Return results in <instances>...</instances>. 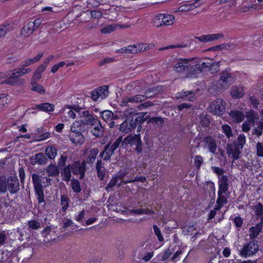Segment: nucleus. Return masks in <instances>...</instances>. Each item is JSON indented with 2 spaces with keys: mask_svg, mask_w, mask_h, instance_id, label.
Returning a JSON list of instances; mask_svg holds the SVG:
<instances>
[{
  "mask_svg": "<svg viewBox=\"0 0 263 263\" xmlns=\"http://www.w3.org/2000/svg\"><path fill=\"white\" fill-rule=\"evenodd\" d=\"M117 181H118L117 177L112 178L110 180L109 182L108 183L107 186H106V187H105L106 190L107 192H109L110 189L114 187V186H115L117 184Z\"/></svg>",
  "mask_w": 263,
  "mask_h": 263,
  "instance_id": "54",
  "label": "nucleus"
},
{
  "mask_svg": "<svg viewBox=\"0 0 263 263\" xmlns=\"http://www.w3.org/2000/svg\"><path fill=\"white\" fill-rule=\"evenodd\" d=\"M52 226L46 227L42 231L43 237H46L48 234L51 232Z\"/></svg>",
  "mask_w": 263,
  "mask_h": 263,
  "instance_id": "60",
  "label": "nucleus"
},
{
  "mask_svg": "<svg viewBox=\"0 0 263 263\" xmlns=\"http://www.w3.org/2000/svg\"><path fill=\"white\" fill-rule=\"evenodd\" d=\"M258 250V241L255 239H252L249 242L243 246L242 250L239 251V254L241 256L247 257L255 254Z\"/></svg>",
  "mask_w": 263,
  "mask_h": 263,
  "instance_id": "8",
  "label": "nucleus"
},
{
  "mask_svg": "<svg viewBox=\"0 0 263 263\" xmlns=\"http://www.w3.org/2000/svg\"><path fill=\"white\" fill-rule=\"evenodd\" d=\"M247 117L249 119L248 122H250L251 124L252 123L253 124H254L255 121L258 119V114L254 111L250 112L247 115Z\"/></svg>",
  "mask_w": 263,
  "mask_h": 263,
  "instance_id": "47",
  "label": "nucleus"
},
{
  "mask_svg": "<svg viewBox=\"0 0 263 263\" xmlns=\"http://www.w3.org/2000/svg\"><path fill=\"white\" fill-rule=\"evenodd\" d=\"M146 113L137 112L136 109L133 107L126 109L124 112V116L133 124L134 129L147 119V118L144 117Z\"/></svg>",
  "mask_w": 263,
  "mask_h": 263,
  "instance_id": "6",
  "label": "nucleus"
},
{
  "mask_svg": "<svg viewBox=\"0 0 263 263\" xmlns=\"http://www.w3.org/2000/svg\"><path fill=\"white\" fill-rule=\"evenodd\" d=\"M31 90L32 91L37 92L41 94H44L45 93V90L43 87L40 84H36L35 82H31Z\"/></svg>",
  "mask_w": 263,
  "mask_h": 263,
  "instance_id": "40",
  "label": "nucleus"
},
{
  "mask_svg": "<svg viewBox=\"0 0 263 263\" xmlns=\"http://www.w3.org/2000/svg\"><path fill=\"white\" fill-rule=\"evenodd\" d=\"M133 127V124L130 123L128 118H126V120L120 125L119 130L122 132L127 133L134 129Z\"/></svg>",
  "mask_w": 263,
  "mask_h": 263,
  "instance_id": "26",
  "label": "nucleus"
},
{
  "mask_svg": "<svg viewBox=\"0 0 263 263\" xmlns=\"http://www.w3.org/2000/svg\"><path fill=\"white\" fill-rule=\"evenodd\" d=\"M203 161V158L201 156L197 155L194 158V164L198 168L200 167Z\"/></svg>",
  "mask_w": 263,
  "mask_h": 263,
  "instance_id": "57",
  "label": "nucleus"
},
{
  "mask_svg": "<svg viewBox=\"0 0 263 263\" xmlns=\"http://www.w3.org/2000/svg\"><path fill=\"white\" fill-rule=\"evenodd\" d=\"M48 177H55L59 174V168L54 164H50L46 168Z\"/></svg>",
  "mask_w": 263,
  "mask_h": 263,
  "instance_id": "28",
  "label": "nucleus"
},
{
  "mask_svg": "<svg viewBox=\"0 0 263 263\" xmlns=\"http://www.w3.org/2000/svg\"><path fill=\"white\" fill-rule=\"evenodd\" d=\"M212 169L215 174L219 176H223L224 172L223 169L216 166H212Z\"/></svg>",
  "mask_w": 263,
  "mask_h": 263,
  "instance_id": "61",
  "label": "nucleus"
},
{
  "mask_svg": "<svg viewBox=\"0 0 263 263\" xmlns=\"http://www.w3.org/2000/svg\"><path fill=\"white\" fill-rule=\"evenodd\" d=\"M61 205H62V210L65 212L69 206V199L67 196L61 195Z\"/></svg>",
  "mask_w": 263,
  "mask_h": 263,
  "instance_id": "39",
  "label": "nucleus"
},
{
  "mask_svg": "<svg viewBox=\"0 0 263 263\" xmlns=\"http://www.w3.org/2000/svg\"><path fill=\"white\" fill-rule=\"evenodd\" d=\"M67 159V157L66 155L63 154L61 156L59 160L58 163V168H61L62 167L65 166L66 162Z\"/></svg>",
  "mask_w": 263,
  "mask_h": 263,
  "instance_id": "51",
  "label": "nucleus"
},
{
  "mask_svg": "<svg viewBox=\"0 0 263 263\" xmlns=\"http://www.w3.org/2000/svg\"><path fill=\"white\" fill-rule=\"evenodd\" d=\"M45 154L48 158L53 159L57 154V150L54 147L49 146L45 149Z\"/></svg>",
  "mask_w": 263,
  "mask_h": 263,
  "instance_id": "33",
  "label": "nucleus"
},
{
  "mask_svg": "<svg viewBox=\"0 0 263 263\" xmlns=\"http://www.w3.org/2000/svg\"><path fill=\"white\" fill-rule=\"evenodd\" d=\"M48 159L45 155L42 153L36 154L32 156L30 158V162L33 165L38 164L39 165H44L47 163Z\"/></svg>",
  "mask_w": 263,
  "mask_h": 263,
  "instance_id": "15",
  "label": "nucleus"
},
{
  "mask_svg": "<svg viewBox=\"0 0 263 263\" xmlns=\"http://www.w3.org/2000/svg\"><path fill=\"white\" fill-rule=\"evenodd\" d=\"M231 95L232 97L240 98L244 95L243 88L241 86H234L232 87Z\"/></svg>",
  "mask_w": 263,
  "mask_h": 263,
  "instance_id": "24",
  "label": "nucleus"
},
{
  "mask_svg": "<svg viewBox=\"0 0 263 263\" xmlns=\"http://www.w3.org/2000/svg\"><path fill=\"white\" fill-rule=\"evenodd\" d=\"M34 191L39 203H45L43 187L50 184L51 179L39 173H33L31 176Z\"/></svg>",
  "mask_w": 263,
  "mask_h": 263,
  "instance_id": "1",
  "label": "nucleus"
},
{
  "mask_svg": "<svg viewBox=\"0 0 263 263\" xmlns=\"http://www.w3.org/2000/svg\"><path fill=\"white\" fill-rule=\"evenodd\" d=\"M249 100L253 107L256 108L259 104L258 99L254 96H250Z\"/></svg>",
  "mask_w": 263,
  "mask_h": 263,
  "instance_id": "62",
  "label": "nucleus"
},
{
  "mask_svg": "<svg viewBox=\"0 0 263 263\" xmlns=\"http://www.w3.org/2000/svg\"><path fill=\"white\" fill-rule=\"evenodd\" d=\"M148 123H153L158 126H161L164 123V118L160 117L149 118Z\"/></svg>",
  "mask_w": 263,
  "mask_h": 263,
  "instance_id": "38",
  "label": "nucleus"
},
{
  "mask_svg": "<svg viewBox=\"0 0 263 263\" xmlns=\"http://www.w3.org/2000/svg\"><path fill=\"white\" fill-rule=\"evenodd\" d=\"M108 87L107 86H103L99 87L91 92V97L94 101H97L105 99L108 95Z\"/></svg>",
  "mask_w": 263,
  "mask_h": 263,
  "instance_id": "12",
  "label": "nucleus"
},
{
  "mask_svg": "<svg viewBox=\"0 0 263 263\" xmlns=\"http://www.w3.org/2000/svg\"><path fill=\"white\" fill-rule=\"evenodd\" d=\"M220 62H213L212 60H211V65H209V71L212 74H215L220 71L219 68Z\"/></svg>",
  "mask_w": 263,
  "mask_h": 263,
  "instance_id": "34",
  "label": "nucleus"
},
{
  "mask_svg": "<svg viewBox=\"0 0 263 263\" xmlns=\"http://www.w3.org/2000/svg\"><path fill=\"white\" fill-rule=\"evenodd\" d=\"M236 142V145L242 149L244 144L246 143L245 136L243 134H240L237 138V142Z\"/></svg>",
  "mask_w": 263,
  "mask_h": 263,
  "instance_id": "46",
  "label": "nucleus"
},
{
  "mask_svg": "<svg viewBox=\"0 0 263 263\" xmlns=\"http://www.w3.org/2000/svg\"><path fill=\"white\" fill-rule=\"evenodd\" d=\"M163 25L170 26L174 24L175 22V17L174 15L171 14H163Z\"/></svg>",
  "mask_w": 263,
  "mask_h": 263,
  "instance_id": "35",
  "label": "nucleus"
},
{
  "mask_svg": "<svg viewBox=\"0 0 263 263\" xmlns=\"http://www.w3.org/2000/svg\"><path fill=\"white\" fill-rule=\"evenodd\" d=\"M222 128L223 132L225 133L228 138L232 136L231 128L230 126L228 125H223L222 126Z\"/></svg>",
  "mask_w": 263,
  "mask_h": 263,
  "instance_id": "55",
  "label": "nucleus"
},
{
  "mask_svg": "<svg viewBox=\"0 0 263 263\" xmlns=\"http://www.w3.org/2000/svg\"><path fill=\"white\" fill-rule=\"evenodd\" d=\"M163 14H157L154 19V24L155 26L159 27L163 25Z\"/></svg>",
  "mask_w": 263,
  "mask_h": 263,
  "instance_id": "43",
  "label": "nucleus"
},
{
  "mask_svg": "<svg viewBox=\"0 0 263 263\" xmlns=\"http://www.w3.org/2000/svg\"><path fill=\"white\" fill-rule=\"evenodd\" d=\"M241 149L236 145V142L227 144V153L229 155H232L234 160H237L239 158Z\"/></svg>",
  "mask_w": 263,
  "mask_h": 263,
  "instance_id": "13",
  "label": "nucleus"
},
{
  "mask_svg": "<svg viewBox=\"0 0 263 263\" xmlns=\"http://www.w3.org/2000/svg\"><path fill=\"white\" fill-rule=\"evenodd\" d=\"M155 90V89L154 88H150L148 90H147L144 95H136L135 96H133L134 97V99L135 100V102L136 103H140L143 101H144L146 100L148 98H151L152 96H153L155 93L151 95L150 94L151 92H153Z\"/></svg>",
  "mask_w": 263,
  "mask_h": 263,
  "instance_id": "20",
  "label": "nucleus"
},
{
  "mask_svg": "<svg viewBox=\"0 0 263 263\" xmlns=\"http://www.w3.org/2000/svg\"><path fill=\"white\" fill-rule=\"evenodd\" d=\"M218 191L226 193L229 189V180L226 175L218 177Z\"/></svg>",
  "mask_w": 263,
  "mask_h": 263,
  "instance_id": "19",
  "label": "nucleus"
},
{
  "mask_svg": "<svg viewBox=\"0 0 263 263\" xmlns=\"http://www.w3.org/2000/svg\"><path fill=\"white\" fill-rule=\"evenodd\" d=\"M10 74V78H17L23 75L20 68L14 70L13 72Z\"/></svg>",
  "mask_w": 263,
  "mask_h": 263,
  "instance_id": "64",
  "label": "nucleus"
},
{
  "mask_svg": "<svg viewBox=\"0 0 263 263\" xmlns=\"http://www.w3.org/2000/svg\"><path fill=\"white\" fill-rule=\"evenodd\" d=\"M116 29V26L114 25H107L101 29L102 33H109L114 31Z\"/></svg>",
  "mask_w": 263,
  "mask_h": 263,
  "instance_id": "52",
  "label": "nucleus"
},
{
  "mask_svg": "<svg viewBox=\"0 0 263 263\" xmlns=\"http://www.w3.org/2000/svg\"><path fill=\"white\" fill-rule=\"evenodd\" d=\"M36 108L40 109L41 110L46 112H51L54 110V105L49 103H41L36 105Z\"/></svg>",
  "mask_w": 263,
  "mask_h": 263,
  "instance_id": "29",
  "label": "nucleus"
},
{
  "mask_svg": "<svg viewBox=\"0 0 263 263\" xmlns=\"http://www.w3.org/2000/svg\"><path fill=\"white\" fill-rule=\"evenodd\" d=\"M28 226L29 229L36 230L40 227V223L38 221L33 220L28 221Z\"/></svg>",
  "mask_w": 263,
  "mask_h": 263,
  "instance_id": "49",
  "label": "nucleus"
},
{
  "mask_svg": "<svg viewBox=\"0 0 263 263\" xmlns=\"http://www.w3.org/2000/svg\"><path fill=\"white\" fill-rule=\"evenodd\" d=\"M144 142H143L139 134L129 135L124 139V143L129 144L137 154H140L143 151H146L151 147L148 138L144 137Z\"/></svg>",
  "mask_w": 263,
  "mask_h": 263,
  "instance_id": "3",
  "label": "nucleus"
},
{
  "mask_svg": "<svg viewBox=\"0 0 263 263\" xmlns=\"http://www.w3.org/2000/svg\"><path fill=\"white\" fill-rule=\"evenodd\" d=\"M257 126L253 129V134L257 137H260L263 133V119H260L257 123Z\"/></svg>",
  "mask_w": 263,
  "mask_h": 263,
  "instance_id": "31",
  "label": "nucleus"
},
{
  "mask_svg": "<svg viewBox=\"0 0 263 263\" xmlns=\"http://www.w3.org/2000/svg\"><path fill=\"white\" fill-rule=\"evenodd\" d=\"M195 60L193 61L195 65L191 67V71L193 74H195L197 71L201 72L205 69L209 68V65H211V60Z\"/></svg>",
  "mask_w": 263,
  "mask_h": 263,
  "instance_id": "10",
  "label": "nucleus"
},
{
  "mask_svg": "<svg viewBox=\"0 0 263 263\" xmlns=\"http://www.w3.org/2000/svg\"><path fill=\"white\" fill-rule=\"evenodd\" d=\"M200 4H199L198 5H195V4L182 5L178 8V11L181 12L187 11L197 7Z\"/></svg>",
  "mask_w": 263,
  "mask_h": 263,
  "instance_id": "41",
  "label": "nucleus"
},
{
  "mask_svg": "<svg viewBox=\"0 0 263 263\" xmlns=\"http://www.w3.org/2000/svg\"><path fill=\"white\" fill-rule=\"evenodd\" d=\"M153 256V252H147L145 254L144 256H142V255H140L139 257V258H140L141 260H144L145 262H147L149 261Z\"/></svg>",
  "mask_w": 263,
  "mask_h": 263,
  "instance_id": "59",
  "label": "nucleus"
},
{
  "mask_svg": "<svg viewBox=\"0 0 263 263\" xmlns=\"http://www.w3.org/2000/svg\"><path fill=\"white\" fill-rule=\"evenodd\" d=\"M36 29L34 28L33 24L29 22L26 25L23 27L21 33L25 36H28L31 35Z\"/></svg>",
  "mask_w": 263,
  "mask_h": 263,
  "instance_id": "23",
  "label": "nucleus"
},
{
  "mask_svg": "<svg viewBox=\"0 0 263 263\" xmlns=\"http://www.w3.org/2000/svg\"><path fill=\"white\" fill-rule=\"evenodd\" d=\"M199 123L203 126H208L210 123V119L206 115L201 114L199 117Z\"/></svg>",
  "mask_w": 263,
  "mask_h": 263,
  "instance_id": "42",
  "label": "nucleus"
},
{
  "mask_svg": "<svg viewBox=\"0 0 263 263\" xmlns=\"http://www.w3.org/2000/svg\"><path fill=\"white\" fill-rule=\"evenodd\" d=\"M149 210L148 209H133L129 211L130 214H137V215H142L148 213Z\"/></svg>",
  "mask_w": 263,
  "mask_h": 263,
  "instance_id": "50",
  "label": "nucleus"
},
{
  "mask_svg": "<svg viewBox=\"0 0 263 263\" xmlns=\"http://www.w3.org/2000/svg\"><path fill=\"white\" fill-rule=\"evenodd\" d=\"M222 33H217L212 34L203 35L200 36H195V39L198 40L199 41L203 43L212 42L220 38L223 37Z\"/></svg>",
  "mask_w": 263,
  "mask_h": 263,
  "instance_id": "16",
  "label": "nucleus"
},
{
  "mask_svg": "<svg viewBox=\"0 0 263 263\" xmlns=\"http://www.w3.org/2000/svg\"><path fill=\"white\" fill-rule=\"evenodd\" d=\"M178 97L190 101H194L196 99L194 93L192 91H182L179 93Z\"/></svg>",
  "mask_w": 263,
  "mask_h": 263,
  "instance_id": "30",
  "label": "nucleus"
},
{
  "mask_svg": "<svg viewBox=\"0 0 263 263\" xmlns=\"http://www.w3.org/2000/svg\"><path fill=\"white\" fill-rule=\"evenodd\" d=\"M102 118L105 121L108 122L112 120L113 112L111 111L106 110L100 112Z\"/></svg>",
  "mask_w": 263,
  "mask_h": 263,
  "instance_id": "37",
  "label": "nucleus"
},
{
  "mask_svg": "<svg viewBox=\"0 0 263 263\" xmlns=\"http://www.w3.org/2000/svg\"><path fill=\"white\" fill-rule=\"evenodd\" d=\"M13 27L10 24L0 25V38L4 36L8 32L12 30Z\"/></svg>",
  "mask_w": 263,
  "mask_h": 263,
  "instance_id": "36",
  "label": "nucleus"
},
{
  "mask_svg": "<svg viewBox=\"0 0 263 263\" xmlns=\"http://www.w3.org/2000/svg\"><path fill=\"white\" fill-rule=\"evenodd\" d=\"M226 102L221 99H217L213 101L209 107L210 112L215 115L221 116L226 111Z\"/></svg>",
  "mask_w": 263,
  "mask_h": 263,
  "instance_id": "9",
  "label": "nucleus"
},
{
  "mask_svg": "<svg viewBox=\"0 0 263 263\" xmlns=\"http://www.w3.org/2000/svg\"><path fill=\"white\" fill-rule=\"evenodd\" d=\"M87 129L88 126L83 123L82 120L74 121L70 127L72 134L69 136L70 140L76 144H82L85 141L82 133L87 131Z\"/></svg>",
  "mask_w": 263,
  "mask_h": 263,
  "instance_id": "4",
  "label": "nucleus"
},
{
  "mask_svg": "<svg viewBox=\"0 0 263 263\" xmlns=\"http://www.w3.org/2000/svg\"><path fill=\"white\" fill-rule=\"evenodd\" d=\"M195 60L194 58L177 59L173 66L174 70L180 73L188 71L187 77L193 74L192 71H191V67L192 65H191L190 62H193Z\"/></svg>",
  "mask_w": 263,
  "mask_h": 263,
  "instance_id": "7",
  "label": "nucleus"
},
{
  "mask_svg": "<svg viewBox=\"0 0 263 263\" xmlns=\"http://www.w3.org/2000/svg\"><path fill=\"white\" fill-rule=\"evenodd\" d=\"M20 190V184L17 177L0 176V194H5L8 191L12 195L17 194Z\"/></svg>",
  "mask_w": 263,
  "mask_h": 263,
  "instance_id": "2",
  "label": "nucleus"
},
{
  "mask_svg": "<svg viewBox=\"0 0 263 263\" xmlns=\"http://www.w3.org/2000/svg\"><path fill=\"white\" fill-rule=\"evenodd\" d=\"M122 140V137H119L113 143L111 144L109 143L105 146L108 155L105 156L104 157V161H108L110 159L111 156L114 154L115 150H116L117 148L119 147Z\"/></svg>",
  "mask_w": 263,
  "mask_h": 263,
  "instance_id": "11",
  "label": "nucleus"
},
{
  "mask_svg": "<svg viewBox=\"0 0 263 263\" xmlns=\"http://www.w3.org/2000/svg\"><path fill=\"white\" fill-rule=\"evenodd\" d=\"M154 105V104L151 101H147L141 104L139 106L138 108L140 110L142 109H145L148 108L149 107L152 106Z\"/></svg>",
  "mask_w": 263,
  "mask_h": 263,
  "instance_id": "63",
  "label": "nucleus"
},
{
  "mask_svg": "<svg viewBox=\"0 0 263 263\" xmlns=\"http://www.w3.org/2000/svg\"><path fill=\"white\" fill-rule=\"evenodd\" d=\"M99 153L98 148H90L88 151V156L87 158V162L89 164L92 163L96 160V157Z\"/></svg>",
  "mask_w": 263,
  "mask_h": 263,
  "instance_id": "27",
  "label": "nucleus"
},
{
  "mask_svg": "<svg viewBox=\"0 0 263 263\" xmlns=\"http://www.w3.org/2000/svg\"><path fill=\"white\" fill-rule=\"evenodd\" d=\"M71 187L75 193H80L81 191L80 183L77 179L72 180Z\"/></svg>",
  "mask_w": 263,
  "mask_h": 263,
  "instance_id": "45",
  "label": "nucleus"
},
{
  "mask_svg": "<svg viewBox=\"0 0 263 263\" xmlns=\"http://www.w3.org/2000/svg\"><path fill=\"white\" fill-rule=\"evenodd\" d=\"M72 173L74 175L80 174V179H83L85 173V163L83 162L76 161L71 165Z\"/></svg>",
  "mask_w": 263,
  "mask_h": 263,
  "instance_id": "14",
  "label": "nucleus"
},
{
  "mask_svg": "<svg viewBox=\"0 0 263 263\" xmlns=\"http://www.w3.org/2000/svg\"><path fill=\"white\" fill-rule=\"evenodd\" d=\"M203 141L205 142V146L208 147L209 151L211 153L215 154L217 148V144L215 139L209 136L204 137Z\"/></svg>",
  "mask_w": 263,
  "mask_h": 263,
  "instance_id": "18",
  "label": "nucleus"
},
{
  "mask_svg": "<svg viewBox=\"0 0 263 263\" xmlns=\"http://www.w3.org/2000/svg\"><path fill=\"white\" fill-rule=\"evenodd\" d=\"M82 114L84 118V120H83V122L87 126L88 125L94 126L99 121L96 116H92L88 110L83 111Z\"/></svg>",
  "mask_w": 263,
  "mask_h": 263,
  "instance_id": "17",
  "label": "nucleus"
},
{
  "mask_svg": "<svg viewBox=\"0 0 263 263\" xmlns=\"http://www.w3.org/2000/svg\"><path fill=\"white\" fill-rule=\"evenodd\" d=\"M235 81V78L229 70L226 69L220 74V79L214 85L217 92H220L229 87Z\"/></svg>",
  "mask_w": 263,
  "mask_h": 263,
  "instance_id": "5",
  "label": "nucleus"
},
{
  "mask_svg": "<svg viewBox=\"0 0 263 263\" xmlns=\"http://www.w3.org/2000/svg\"><path fill=\"white\" fill-rule=\"evenodd\" d=\"M256 156L259 157H263V143L258 142L256 145Z\"/></svg>",
  "mask_w": 263,
  "mask_h": 263,
  "instance_id": "48",
  "label": "nucleus"
},
{
  "mask_svg": "<svg viewBox=\"0 0 263 263\" xmlns=\"http://www.w3.org/2000/svg\"><path fill=\"white\" fill-rule=\"evenodd\" d=\"M136 103L133 96L124 97L121 100L122 106H129L132 104Z\"/></svg>",
  "mask_w": 263,
  "mask_h": 263,
  "instance_id": "32",
  "label": "nucleus"
},
{
  "mask_svg": "<svg viewBox=\"0 0 263 263\" xmlns=\"http://www.w3.org/2000/svg\"><path fill=\"white\" fill-rule=\"evenodd\" d=\"M229 115L236 122H240L243 121L245 118L244 114L240 111L237 110H231Z\"/></svg>",
  "mask_w": 263,
  "mask_h": 263,
  "instance_id": "22",
  "label": "nucleus"
},
{
  "mask_svg": "<svg viewBox=\"0 0 263 263\" xmlns=\"http://www.w3.org/2000/svg\"><path fill=\"white\" fill-rule=\"evenodd\" d=\"M71 164H69L65 166L61 171V176L63 177V180L66 182H69L70 180L71 177Z\"/></svg>",
  "mask_w": 263,
  "mask_h": 263,
  "instance_id": "25",
  "label": "nucleus"
},
{
  "mask_svg": "<svg viewBox=\"0 0 263 263\" xmlns=\"http://www.w3.org/2000/svg\"><path fill=\"white\" fill-rule=\"evenodd\" d=\"M224 193V192H218V198L216 200V203L221 204V205H224L227 203V199L226 196L223 195Z\"/></svg>",
  "mask_w": 263,
  "mask_h": 263,
  "instance_id": "44",
  "label": "nucleus"
},
{
  "mask_svg": "<svg viewBox=\"0 0 263 263\" xmlns=\"http://www.w3.org/2000/svg\"><path fill=\"white\" fill-rule=\"evenodd\" d=\"M97 172V176L101 180H103L105 176V168H99L96 169Z\"/></svg>",
  "mask_w": 263,
  "mask_h": 263,
  "instance_id": "58",
  "label": "nucleus"
},
{
  "mask_svg": "<svg viewBox=\"0 0 263 263\" xmlns=\"http://www.w3.org/2000/svg\"><path fill=\"white\" fill-rule=\"evenodd\" d=\"M153 229L155 235L157 236L158 240L160 242L163 241L164 238L159 228L156 225H154Z\"/></svg>",
  "mask_w": 263,
  "mask_h": 263,
  "instance_id": "53",
  "label": "nucleus"
},
{
  "mask_svg": "<svg viewBox=\"0 0 263 263\" xmlns=\"http://www.w3.org/2000/svg\"><path fill=\"white\" fill-rule=\"evenodd\" d=\"M91 132L92 134L96 137H101L103 136L104 128L102 125L100 120L94 125V127L92 129Z\"/></svg>",
  "mask_w": 263,
  "mask_h": 263,
  "instance_id": "21",
  "label": "nucleus"
},
{
  "mask_svg": "<svg viewBox=\"0 0 263 263\" xmlns=\"http://www.w3.org/2000/svg\"><path fill=\"white\" fill-rule=\"evenodd\" d=\"M230 46L228 44H223L220 45L212 47L209 49V50H220L222 49H228L230 47Z\"/></svg>",
  "mask_w": 263,
  "mask_h": 263,
  "instance_id": "56",
  "label": "nucleus"
}]
</instances>
